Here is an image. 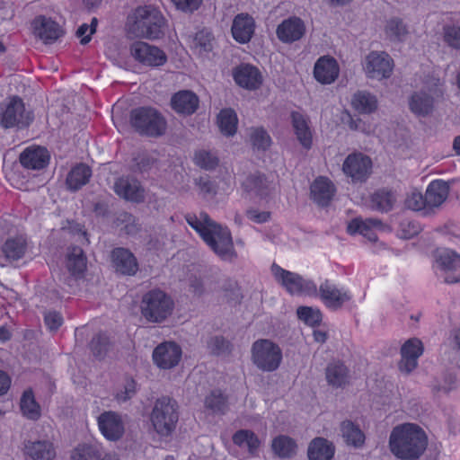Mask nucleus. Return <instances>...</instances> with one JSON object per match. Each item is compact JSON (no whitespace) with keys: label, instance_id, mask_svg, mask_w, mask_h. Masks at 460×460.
Returning <instances> with one entry per match:
<instances>
[{"label":"nucleus","instance_id":"1","mask_svg":"<svg viewBox=\"0 0 460 460\" xmlns=\"http://www.w3.org/2000/svg\"><path fill=\"white\" fill-rule=\"evenodd\" d=\"M185 219L221 260L232 262L237 259L231 232L227 227L217 224L206 212H200L199 216L187 214Z\"/></svg>","mask_w":460,"mask_h":460},{"label":"nucleus","instance_id":"2","mask_svg":"<svg viewBox=\"0 0 460 460\" xmlns=\"http://www.w3.org/2000/svg\"><path fill=\"white\" fill-rule=\"evenodd\" d=\"M389 446L392 453L402 459H418L427 447L424 431L411 423L395 427L391 432Z\"/></svg>","mask_w":460,"mask_h":460},{"label":"nucleus","instance_id":"3","mask_svg":"<svg viewBox=\"0 0 460 460\" xmlns=\"http://www.w3.org/2000/svg\"><path fill=\"white\" fill-rule=\"evenodd\" d=\"M173 308L174 303L172 297L158 288L145 293L140 302L142 316L152 323L164 322L172 314Z\"/></svg>","mask_w":460,"mask_h":460},{"label":"nucleus","instance_id":"4","mask_svg":"<svg viewBox=\"0 0 460 460\" xmlns=\"http://www.w3.org/2000/svg\"><path fill=\"white\" fill-rule=\"evenodd\" d=\"M130 125L141 136L158 137L166 131V120L155 109L140 107L131 111Z\"/></svg>","mask_w":460,"mask_h":460},{"label":"nucleus","instance_id":"5","mask_svg":"<svg viewBox=\"0 0 460 460\" xmlns=\"http://www.w3.org/2000/svg\"><path fill=\"white\" fill-rule=\"evenodd\" d=\"M165 19L153 5L137 7L134 12V30L138 36L150 40L164 35Z\"/></svg>","mask_w":460,"mask_h":460},{"label":"nucleus","instance_id":"6","mask_svg":"<svg viewBox=\"0 0 460 460\" xmlns=\"http://www.w3.org/2000/svg\"><path fill=\"white\" fill-rule=\"evenodd\" d=\"M150 420L155 430L160 436L171 435L179 420L176 401L166 396L157 399L153 407Z\"/></svg>","mask_w":460,"mask_h":460},{"label":"nucleus","instance_id":"7","mask_svg":"<svg viewBox=\"0 0 460 460\" xmlns=\"http://www.w3.org/2000/svg\"><path fill=\"white\" fill-rule=\"evenodd\" d=\"M444 93L443 83L438 78L427 82L424 88L414 92L409 100V108L412 113L420 117H426L434 109V102Z\"/></svg>","mask_w":460,"mask_h":460},{"label":"nucleus","instance_id":"8","mask_svg":"<svg viewBox=\"0 0 460 460\" xmlns=\"http://www.w3.org/2000/svg\"><path fill=\"white\" fill-rule=\"evenodd\" d=\"M252 361L263 372L275 371L282 361V350L270 340L260 339L252 345Z\"/></svg>","mask_w":460,"mask_h":460},{"label":"nucleus","instance_id":"9","mask_svg":"<svg viewBox=\"0 0 460 460\" xmlns=\"http://www.w3.org/2000/svg\"><path fill=\"white\" fill-rule=\"evenodd\" d=\"M32 119L31 112L26 111L23 101L18 96H12L1 104L0 125L4 128H25Z\"/></svg>","mask_w":460,"mask_h":460},{"label":"nucleus","instance_id":"10","mask_svg":"<svg viewBox=\"0 0 460 460\" xmlns=\"http://www.w3.org/2000/svg\"><path fill=\"white\" fill-rule=\"evenodd\" d=\"M271 272L276 280L292 295L316 296L318 293L316 285L312 280L305 279L300 275L286 270L275 263L271 266Z\"/></svg>","mask_w":460,"mask_h":460},{"label":"nucleus","instance_id":"11","mask_svg":"<svg viewBox=\"0 0 460 460\" xmlns=\"http://www.w3.org/2000/svg\"><path fill=\"white\" fill-rule=\"evenodd\" d=\"M363 69L370 79H386L393 73L394 60L385 51H371L365 58Z\"/></svg>","mask_w":460,"mask_h":460},{"label":"nucleus","instance_id":"12","mask_svg":"<svg viewBox=\"0 0 460 460\" xmlns=\"http://www.w3.org/2000/svg\"><path fill=\"white\" fill-rule=\"evenodd\" d=\"M435 267L445 273L446 283L460 281V256L454 251L445 248L437 249L434 253Z\"/></svg>","mask_w":460,"mask_h":460},{"label":"nucleus","instance_id":"13","mask_svg":"<svg viewBox=\"0 0 460 460\" xmlns=\"http://www.w3.org/2000/svg\"><path fill=\"white\" fill-rule=\"evenodd\" d=\"M370 158L360 153L350 154L342 164L343 172L351 178L353 182L365 181L371 173Z\"/></svg>","mask_w":460,"mask_h":460},{"label":"nucleus","instance_id":"14","mask_svg":"<svg viewBox=\"0 0 460 460\" xmlns=\"http://www.w3.org/2000/svg\"><path fill=\"white\" fill-rule=\"evenodd\" d=\"M130 54L139 63L150 66H160L167 61L164 50L143 41L134 42L130 46Z\"/></svg>","mask_w":460,"mask_h":460},{"label":"nucleus","instance_id":"15","mask_svg":"<svg viewBox=\"0 0 460 460\" xmlns=\"http://www.w3.org/2000/svg\"><path fill=\"white\" fill-rule=\"evenodd\" d=\"M97 423L101 433L110 441L119 440L125 433L122 416L116 411H103L98 416Z\"/></svg>","mask_w":460,"mask_h":460},{"label":"nucleus","instance_id":"16","mask_svg":"<svg viewBox=\"0 0 460 460\" xmlns=\"http://www.w3.org/2000/svg\"><path fill=\"white\" fill-rule=\"evenodd\" d=\"M181 348L174 341L160 343L153 351L154 363L161 369H171L181 361Z\"/></svg>","mask_w":460,"mask_h":460},{"label":"nucleus","instance_id":"17","mask_svg":"<svg viewBox=\"0 0 460 460\" xmlns=\"http://www.w3.org/2000/svg\"><path fill=\"white\" fill-rule=\"evenodd\" d=\"M305 33V24L302 19L291 16L283 20L277 27L278 39L286 44L300 40Z\"/></svg>","mask_w":460,"mask_h":460},{"label":"nucleus","instance_id":"18","mask_svg":"<svg viewBox=\"0 0 460 460\" xmlns=\"http://www.w3.org/2000/svg\"><path fill=\"white\" fill-rule=\"evenodd\" d=\"M448 182L442 180L431 181L425 192L426 215H433L446 201L449 193Z\"/></svg>","mask_w":460,"mask_h":460},{"label":"nucleus","instance_id":"19","mask_svg":"<svg viewBox=\"0 0 460 460\" xmlns=\"http://www.w3.org/2000/svg\"><path fill=\"white\" fill-rule=\"evenodd\" d=\"M233 77L236 84L247 90H256L262 84V75L260 70L250 64H240L233 69Z\"/></svg>","mask_w":460,"mask_h":460},{"label":"nucleus","instance_id":"20","mask_svg":"<svg viewBox=\"0 0 460 460\" xmlns=\"http://www.w3.org/2000/svg\"><path fill=\"white\" fill-rule=\"evenodd\" d=\"M423 353V344L417 338L409 339L401 348L399 369L406 374L411 373L418 366V358Z\"/></svg>","mask_w":460,"mask_h":460},{"label":"nucleus","instance_id":"21","mask_svg":"<svg viewBox=\"0 0 460 460\" xmlns=\"http://www.w3.org/2000/svg\"><path fill=\"white\" fill-rule=\"evenodd\" d=\"M319 296L324 305L332 310H338L351 299V295L342 288H338L329 280L320 285Z\"/></svg>","mask_w":460,"mask_h":460},{"label":"nucleus","instance_id":"22","mask_svg":"<svg viewBox=\"0 0 460 460\" xmlns=\"http://www.w3.org/2000/svg\"><path fill=\"white\" fill-rule=\"evenodd\" d=\"M34 35L40 38L44 43H52L63 35L59 24L51 18L40 15L32 22Z\"/></svg>","mask_w":460,"mask_h":460},{"label":"nucleus","instance_id":"23","mask_svg":"<svg viewBox=\"0 0 460 460\" xmlns=\"http://www.w3.org/2000/svg\"><path fill=\"white\" fill-rule=\"evenodd\" d=\"M340 67L334 58L323 56L317 59L314 67V78L323 84L333 83L339 76Z\"/></svg>","mask_w":460,"mask_h":460},{"label":"nucleus","instance_id":"24","mask_svg":"<svg viewBox=\"0 0 460 460\" xmlns=\"http://www.w3.org/2000/svg\"><path fill=\"white\" fill-rule=\"evenodd\" d=\"M111 261L117 272L133 276L138 270V263L134 254L126 248H115L111 252Z\"/></svg>","mask_w":460,"mask_h":460},{"label":"nucleus","instance_id":"25","mask_svg":"<svg viewBox=\"0 0 460 460\" xmlns=\"http://www.w3.org/2000/svg\"><path fill=\"white\" fill-rule=\"evenodd\" d=\"M49 158L50 155L47 148L30 146L20 155V163L24 168L40 170L49 164Z\"/></svg>","mask_w":460,"mask_h":460},{"label":"nucleus","instance_id":"26","mask_svg":"<svg viewBox=\"0 0 460 460\" xmlns=\"http://www.w3.org/2000/svg\"><path fill=\"white\" fill-rule=\"evenodd\" d=\"M114 191L121 198L133 202L144 200V189L138 181L128 177L118 179L114 183Z\"/></svg>","mask_w":460,"mask_h":460},{"label":"nucleus","instance_id":"27","mask_svg":"<svg viewBox=\"0 0 460 460\" xmlns=\"http://www.w3.org/2000/svg\"><path fill=\"white\" fill-rule=\"evenodd\" d=\"M384 224L381 220L376 218H354L351 220L347 227L348 233L350 234H359L366 237L370 242H376L377 235L376 230L382 229Z\"/></svg>","mask_w":460,"mask_h":460},{"label":"nucleus","instance_id":"28","mask_svg":"<svg viewBox=\"0 0 460 460\" xmlns=\"http://www.w3.org/2000/svg\"><path fill=\"white\" fill-rule=\"evenodd\" d=\"M255 29L254 20L248 13L237 14L232 24V35L239 43H247L251 40Z\"/></svg>","mask_w":460,"mask_h":460},{"label":"nucleus","instance_id":"29","mask_svg":"<svg viewBox=\"0 0 460 460\" xmlns=\"http://www.w3.org/2000/svg\"><path fill=\"white\" fill-rule=\"evenodd\" d=\"M333 183L325 177H319L311 185V198L321 207H326L335 193Z\"/></svg>","mask_w":460,"mask_h":460},{"label":"nucleus","instance_id":"30","mask_svg":"<svg viewBox=\"0 0 460 460\" xmlns=\"http://www.w3.org/2000/svg\"><path fill=\"white\" fill-rule=\"evenodd\" d=\"M71 460H119V457L114 454H103L98 444H83L73 450Z\"/></svg>","mask_w":460,"mask_h":460},{"label":"nucleus","instance_id":"31","mask_svg":"<svg viewBox=\"0 0 460 460\" xmlns=\"http://www.w3.org/2000/svg\"><path fill=\"white\" fill-rule=\"evenodd\" d=\"M172 108L180 114L190 115L199 107V98L191 91L183 90L176 93L171 100Z\"/></svg>","mask_w":460,"mask_h":460},{"label":"nucleus","instance_id":"32","mask_svg":"<svg viewBox=\"0 0 460 460\" xmlns=\"http://www.w3.org/2000/svg\"><path fill=\"white\" fill-rule=\"evenodd\" d=\"M24 454L32 460H53L56 450L53 443L49 440L27 441L24 444Z\"/></svg>","mask_w":460,"mask_h":460},{"label":"nucleus","instance_id":"33","mask_svg":"<svg viewBox=\"0 0 460 460\" xmlns=\"http://www.w3.org/2000/svg\"><path fill=\"white\" fill-rule=\"evenodd\" d=\"M291 123L297 140L305 149L312 146V131L308 118L298 111L291 113Z\"/></svg>","mask_w":460,"mask_h":460},{"label":"nucleus","instance_id":"34","mask_svg":"<svg viewBox=\"0 0 460 460\" xmlns=\"http://www.w3.org/2000/svg\"><path fill=\"white\" fill-rule=\"evenodd\" d=\"M243 190L256 197H266L271 191V183L264 174L254 172L246 177L243 182Z\"/></svg>","mask_w":460,"mask_h":460},{"label":"nucleus","instance_id":"35","mask_svg":"<svg viewBox=\"0 0 460 460\" xmlns=\"http://www.w3.org/2000/svg\"><path fill=\"white\" fill-rule=\"evenodd\" d=\"M91 176V168L84 164H78L68 172L66 180V187L71 191H76L89 181Z\"/></svg>","mask_w":460,"mask_h":460},{"label":"nucleus","instance_id":"36","mask_svg":"<svg viewBox=\"0 0 460 460\" xmlns=\"http://www.w3.org/2000/svg\"><path fill=\"white\" fill-rule=\"evenodd\" d=\"M20 410L23 417L30 420H38L41 416V407L36 401L31 388L26 389L20 399Z\"/></svg>","mask_w":460,"mask_h":460},{"label":"nucleus","instance_id":"37","mask_svg":"<svg viewBox=\"0 0 460 460\" xmlns=\"http://www.w3.org/2000/svg\"><path fill=\"white\" fill-rule=\"evenodd\" d=\"M335 452L333 444L323 438H314L308 447L309 460H331Z\"/></svg>","mask_w":460,"mask_h":460},{"label":"nucleus","instance_id":"38","mask_svg":"<svg viewBox=\"0 0 460 460\" xmlns=\"http://www.w3.org/2000/svg\"><path fill=\"white\" fill-rule=\"evenodd\" d=\"M233 442L239 447L247 449L250 456H258L261 441L253 431L249 429L236 431L233 436Z\"/></svg>","mask_w":460,"mask_h":460},{"label":"nucleus","instance_id":"39","mask_svg":"<svg viewBox=\"0 0 460 460\" xmlns=\"http://www.w3.org/2000/svg\"><path fill=\"white\" fill-rule=\"evenodd\" d=\"M385 35L386 40L391 42H402L409 34L407 24L402 19L393 17L386 21L385 24Z\"/></svg>","mask_w":460,"mask_h":460},{"label":"nucleus","instance_id":"40","mask_svg":"<svg viewBox=\"0 0 460 460\" xmlns=\"http://www.w3.org/2000/svg\"><path fill=\"white\" fill-rule=\"evenodd\" d=\"M351 104L358 112L369 114L377 109V99L369 92L358 91L352 97Z\"/></svg>","mask_w":460,"mask_h":460},{"label":"nucleus","instance_id":"41","mask_svg":"<svg viewBox=\"0 0 460 460\" xmlns=\"http://www.w3.org/2000/svg\"><path fill=\"white\" fill-rule=\"evenodd\" d=\"M348 368L340 361L331 362L325 370L328 384L334 387L344 385L348 382Z\"/></svg>","mask_w":460,"mask_h":460},{"label":"nucleus","instance_id":"42","mask_svg":"<svg viewBox=\"0 0 460 460\" xmlns=\"http://www.w3.org/2000/svg\"><path fill=\"white\" fill-rule=\"evenodd\" d=\"M342 438L348 445L360 447L365 442V435L359 427L350 420H344L341 424Z\"/></svg>","mask_w":460,"mask_h":460},{"label":"nucleus","instance_id":"43","mask_svg":"<svg viewBox=\"0 0 460 460\" xmlns=\"http://www.w3.org/2000/svg\"><path fill=\"white\" fill-rule=\"evenodd\" d=\"M191 47L194 53L199 57H208L214 48V37L212 33L207 30L197 32Z\"/></svg>","mask_w":460,"mask_h":460},{"label":"nucleus","instance_id":"44","mask_svg":"<svg viewBox=\"0 0 460 460\" xmlns=\"http://www.w3.org/2000/svg\"><path fill=\"white\" fill-rule=\"evenodd\" d=\"M395 201V196L392 191L381 190L371 196L369 207L373 210L388 212L393 208Z\"/></svg>","mask_w":460,"mask_h":460},{"label":"nucleus","instance_id":"45","mask_svg":"<svg viewBox=\"0 0 460 460\" xmlns=\"http://www.w3.org/2000/svg\"><path fill=\"white\" fill-rule=\"evenodd\" d=\"M66 266L71 274L75 277H80L84 273L86 269V258L82 248H71L67 255Z\"/></svg>","mask_w":460,"mask_h":460},{"label":"nucleus","instance_id":"46","mask_svg":"<svg viewBox=\"0 0 460 460\" xmlns=\"http://www.w3.org/2000/svg\"><path fill=\"white\" fill-rule=\"evenodd\" d=\"M237 116L231 109L222 110L217 116V124L222 134L226 137L234 136L237 128Z\"/></svg>","mask_w":460,"mask_h":460},{"label":"nucleus","instance_id":"47","mask_svg":"<svg viewBox=\"0 0 460 460\" xmlns=\"http://www.w3.org/2000/svg\"><path fill=\"white\" fill-rule=\"evenodd\" d=\"M205 407L214 414H224L228 408L227 398L220 390H213L205 398Z\"/></svg>","mask_w":460,"mask_h":460},{"label":"nucleus","instance_id":"48","mask_svg":"<svg viewBox=\"0 0 460 460\" xmlns=\"http://www.w3.org/2000/svg\"><path fill=\"white\" fill-rule=\"evenodd\" d=\"M273 452L282 458L291 457L296 452V444L292 438L280 435L272 441Z\"/></svg>","mask_w":460,"mask_h":460},{"label":"nucleus","instance_id":"49","mask_svg":"<svg viewBox=\"0 0 460 460\" xmlns=\"http://www.w3.org/2000/svg\"><path fill=\"white\" fill-rule=\"evenodd\" d=\"M207 348L215 356H227L231 353L233 345L225 337L215 335L207 341Z\"/></svg>","mask_w":460,"mask_h":460},{"label":"nucleus","instance_id":"50","mask_svg":"<svg viewBox=\"0 0 460 460\" xmlns=\"http://www.w3.org/2000/svg\"><path fill=\"white\" fill-rule=\"evenodd\" d=\"M442 39L447 46L460 51V24H446L442 29Z\"/></svg>","mask_w":460,"mask_h":460},{"label":"nucleus","instance_id":"51","mask_svg":"<svg viewBox=\"0 0 460 460\" xmlns=\"http://www.w3.org/2000/svg\"><path fill=\"white\" fill-rule=\"evenodd\" d=\"M195 164L204 170H214L219 163L216 153L205 149L199 150L194 155Z\"/></svg>","mask_w":460,"mask_h":460},{"label":"nucleus","instance_id":"52","mask_svg":"<svg viewBox=\"0 0 460 460\" xmlns=\"http://www.w3.org/2000/svg\"><path fill=\"white\" fill-rule=\"evenodd\" d=\"M3 252L9 260H19L25 252V243L22 239H8L3 246Z\"/></svg>","mask_w":460,"mask_h":460},{"label":"nucleus","instance_id":"53","mask_svg":"<svg viewBox=\"0 0 460 460\" xmlns=\"http://www.w3.org/2000/svg\"><path fill=\"white\" fill-rule=\"evenodd\" d=\"M404 205L411 210L420 212L423 216H427L425 196L419 191L409 193L405 199Z\"/></svg>","mask_w":460,"mask_h":460},{"label":"nucleus","instance_id":"54","mask_svg":"<svg viewBox=\"0 0 460 460\" xmlns=\"http://www.w3.org/2000/svg\"><path fill=\"white\" fill-rule=\"evenodd\" d=\"M117 226H120L127 234H134L138 231V224L133 215L122 212L116 218Z\"/></svg>","mask_w":460,"mask_h":460},{"label":"nucleus","instance_id":"55","mask_svg":"<svg viewBox=\"0 0 460 460\" xmlns=\"http://www.w3.org/2000/svg\"><path fill=\"white\" fill-rule=\"evenodd\" d=\"M296 314L300 320L311 326H314L322 321L321 312L317 309H313L312 307L300 306L297 308Z\"/></svg>","mask_w":460,"mask_h":460},{"label":"nucleus","instance_id":"56","mask_svg":"<svg viewBox=\"0 0 460 460\" xmlns=\"http://www.w3.org/2000/svg\"><path fill=\"white\" fill-rule=\"evenodd\" d=\"M250 138L253 147L261 150H266L271 142L269 134L261 128H252Z\"/></svg>","mask_w":460,"mask_h":460},{"label":"nucleus","instance_id":"57","mask_svg":"<svg viewBox=\"0 0 460 460\" xmlns=\"http://www.w3.org/2000/svg\"><path fill=\"white\" fill-rule=\"evenodd\" d=\"M90 349L93 356L102 358L109 349V339L105 334H97L90 342Z\"/></svg>","mask_w":460,"mask_h":460},{"label":"nucleus","instance_id":"58","mask_svg":"<svg viewBox=\"0 0 460 460\" xmlns=\"http://www.w3.org/2000/svg\"><path fill=\"white\" fill-rule=\"evenodd\" d=\"M44 322L49 330L56 331L61 326L63 318L59 313L48 312L44 316Z\"/></svg>","mask_w":460,"mask_h":460},{"label":"nucleus","instance_id":"59","mask_svg":"<svg viewBox=\"0 0 460 460\" xmlns=\"http://www.w3.org/2000/svg\"><path fill=\"white\" fill-rule=\"evenodd\" d=\"M137 167L140 172H147L155 164V158L149 154H142L136 158Z\"/></svg>","mask_w":460,"mask_h":460},{"label":"nucleus","instance_id":"60","mask_svg":"<svg viewBox=\"0 0 460 460\" xmlns=\"http://www.w3.org/2000/svg\"><path fill=\"white\" fill-rule=\"evenodd\" d=\"M177 9L183 12H193L197 10L202 0H172Z\"/></svg>","mask_w":460,"mask_h":460},{"label":"nucleus","instance_id":"61","mask_svg":"<svg viewBox=\"0 0 460 460\" xmlns=\"http://www.w3.org/2000/svg\"><path fill=\"white\" fill-rule=\"evenodd\" d=\"M136 394V383L134 380L128 381L124 386V390L117 394V399L119 402H126L132 398Z\"/></svg>","mask_w":460,"mask_h":460},{"label":"nucleus","instance_id":"62","mask_svg":"<svg viewBox=\"0 0 460 460\" xmlns=\"http://www.w3.org/2000/svg\"><path fill=\"white\" fill-rule=\"evenodd\" d=\"M246 215L248 217V218H250L251 220L256 222V223H264L266 221L269 220L270 218V212H267V211H259L257 209H248L246 211Z\"/></svg>","mask_w":460,"mask_h":460},{"label":"nucleus","instance_id":"63","mask_svg":"<svg viewBox=\"0 0 460 460\" xmlns=\"http://www.w3.org/2000/svg\"><path fill=\"white\" fill-rule=\"evenodd\" d=\"M90 27L87 23H83L76 31V36L81 38V44L85 45L91 40Z\"/></svg>","mask_w":460,"mask_h":460},{"label":"nucleus","instance_id":"64","mask_svg":"<svg viewBox=\"0 0 460 460\" xmlns=\"http://www.w3.org/2000/svg\"><path fill=\"white\" fill-rule=\"evenodd\" d=\"M197 184L199 187V190L204 194H215V187L214 184L208 179L200 177L197 181Z\"/></svg>","mask_w":460,"mask_h":460}]
</instances>
